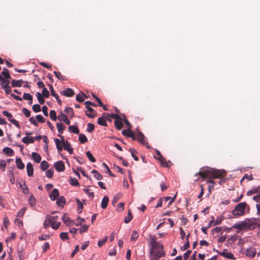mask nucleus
<instances>
[{"mask_svg": "<svg viewBox=\"0 0 260 260\" xmlns=\"http://www.w3.org/2000/svg\"><path fill=\"white\" fill-rule=\"evenodd\" d=\"M106 115H108V117H111V118L115 119V120L117 119H121V117L119 116L117 114H114L112 113L111 114H108V113H104L103 114V116H105Z\"/></svg>", "mask_w": 260, "mask_h": 260, "instance_id": "38", "label": "nucleus"}, {"mask_svg": "<svg viewBox=\"0 0 260 260\" xmlns=\"http://www.w3.org/2000/svg\"><path fill=\"white\" fill-rule=\"evenodd\" d=\"M69 182L71 185L74 186H79V183L77 179L75 178L70 177L69 180Z\"/></svg>", "mask_w": 260, "mask_h": 260, "instance_id": "35", "label": "nucleus"}, {"mask_svg": "<svg viewBox=\"0 0 260 260\" xmlns=\"http://www.w3.org/2000/svg\"><path fill=\"white\" fill-rule=\"evenodd\" d=\"M260 192V186H257L256 188H252V189L247 192V195L248 196H251L254 193H258Z\"/></svg>", "mask_w": 260, "mask_h": 260, "instance_id": "27", "label": "nucleus"}, {"mask_svg": "<svg viewBox=\"0 0 260 260\" xmlns=\"http://www.w3.org/2000/svg\"><path fill=\"white\" fill-rule=\"evenodd\" d=\"M158 249L160 251H163L164 246L160 243L157 242L155 244L151 247L150 249H152V250L154 251V249Z\"/></svg>", "mask_w": 260, "mask_h": 260, "instance_id": "29", "label": "nucleus"}, {"mask_svg": "<svg viewBox=\"0 0 260 260\" xmlns=\"http://www.w3.org/2000/svg\"><path fill=\"white\" fill-rule=\"evenodd\" d=\"M23 99L25 100L32 101V96L29 93H24L23 95Z\"/></svg>", "mask_w": 260, "mask_h": 260, "instance_id": "55", "label": "nucleus"}, {"mask_svg": "<svg viewBox=\"0 0 260 260\" xmlns=\"http://www.w3.org/2000/svg\"><path fill=\"white\" fill-rule=\"evenodd\" d=\"M107 240H108V237L106 236L105 237V238H104L102 240L99 241L98 244V246H99V247L102 246L106 242Z\"/></svg>", "mask_w": 260, "mask_h": 260, "instance_id": "62", "label": "nucleus"}, {"mask_svg": "<svg viewBox=\"0 0 260 260\" xmlns=\"http://www.w3.org/2000/svg\"><path fill=\"white\" fill-rule=\"evenodd\" d=\"M76 99L77 102L82 103L84 101V99L83 97L82 94L81 93H78L76 96Z\"/></svg>", "mask_w": 260, "mask_h": 260, "instance_id": "54", "label": "nucleus"}, {"mask_svg": "<svg viewBox=\"0 0 260 260\" xmlns=\"http://www.w3.org/2000/svg\"><path fill=\"white\" fill-rule=\"evenodd\" d=\"M53 172L54 171L52 169L47 170L46 172V176L49 178H52L53 176Z\"/></svg>", "mask_w": 260, "mask_h": 260, "instance_id": "59", "label": "nucleus"}, {"mask_svg": "<svg viewBox=\"0 0 260 260\" xmlns=\"http://www.w3.org/2000/svg\"><path fill=\"white\" fill-rule=\"evenodd\" d=\"M108 202H109L108 197L107 196H104L102 201L101 207L103 209H106L107 207Z\"/></svg>", "mask_w": 260, "mask_h": 260, "instance_id": "25", "label": "nucleus"}, {"mask_svg": "<svg viewBox=\"0 0 260 260\" xmlns=\"http://www.w3.org/2000/svg\"><path fill=\"white\" fill-rule=\"evenodd\" d=\"M133 132L130 129V128H128V129H123L122 131V134L127 137H129V136H132V134Z\"/></svg>", "mask_w": 260, "mask_h": 260, "instance_id": "45", "label": "nucleus"}, {"mask_svg": "<svg viewBox=\"0 0 260 260\" xmlns=\"http://www.w3.org/2000/svg\"><path fill=\"white\" fill-rule=\"evenodd\" d=\"M189 246H190V244H189V240L187 239V241H186V242L185 243L184 245L181 247V250L182 251H184V250H186L187 249H188L189 247Z\"/></svg>", "mask_w": 260, "mask_h": 260, "instance_id": "61", "label": "nucleus"}, {"mask_svg": "<svg viewBox=\"0 0 260 260\" xmlns=\"http://www.w3.org/2000/svg\"><path fill=\"white\" fill-rule=\"evenodd\" d=\"M124 203L123 202L119 203L117 206V210L119 211H122L124 210Z\"/></svg>", "mask_w": 260, "mask_h": 260, "instance_id": "63", "label": "nucleus"}, {"mask_svg": "<svg viewBox=\"0 0 260 260\" xmlns=\"http://www.w3.org/2000/svg\"><path fill=\"white\" fill-rule=\"evenodd\" d=\"M66 203V199L63 196L59 197L56 201L57 205L59 207H63Z\"/></svg>", "mask_w": 260, "mask_h": 260, "instance_id": "17", "label": "nucleus"}, {"mask_svg": "<svg viewBox=\"0 0 260 260\" xmlns=\"http://www.w3.org/2000/svg\"><path fill=\"white\" fill-rule=\"evenodd\" d=\"M25 83H28L27 81H25L22 80V79L20 80H13L11 82V85L13 87H19L22 86V84Z\"/></svg>", "mask_w": 260, "mask_h": 260, "instance_id": "15", "label": "nucleus"}, {"mask_svg": "<svg viewBox=\"0 0 260 260\" xmlns=\"http://www.w3.org/2000/svg\"><path fill=\"white\" fill-rule=\"evenodd\" d=\"M83 190L85 193L88 194V196L89 198H90V199L93 198L94 196L93 192H89V190L87 188H84Z\"/></svg>", "mask_w": 260, "mask_h": 260, "instance_id": "58", "label": "nucleus"}, {"mask_svg": "<svg viewBox=\"0 0 260 260\" xmlns=\"http://www.w3.org/2000/svg\"><path fill=\"white\" fill-rule=\"evenodd\" d=\"M44 98H48L49 96V92L47 88H44L42 90V95Z\"/></svg>", "mask_w": 260, "mask_h": 260, "instance_id": "53", "label": "nucleus"}, {"mask_svg": "<svg viewBox=\"0 0 260 260\" xmlns=\"http://www.w3.org/2000/svg\"><path fill=\"white\" fill-rule=\"evenodd\" d=\"M56 127L57 128V131L59 134H61L63 133V131L66 128V126H64L62 123H56Z\"/></svg>", "mask_w": 260, "mask_h": 260, "instance_id": "31", "label": "nucleus"}, {"mask_svg": "<svg viewBox=\"0 0 260 260\" xmlns=\"http://www.w3.org/2000/svg\"><path fill=\"white\" fill-rule=\"evenodd\" d=\"M86 155L90 161L94 162L96 161V159L93 157V156L92 155V153L90 151H87L86 153Z\"/></svg>", "mask_w": 260, "mask_h": 260, "instance_id": "44", "label": "nucleus"}, {"mask_svg": "<svg viewBox=\"0 0 260 260\" xmlns=\"http://www.w3.org/2000/svg\"><path fill=\"white\" fill-rule=\"evenodd\" d=\"M50 117L53 121L56 120V119H57L56 114V112L54 110H52L50 111Z\"/></svg>", "mask_w": 260, "mask_h": 260, "instance_id": "49", "label": "nucleus"}, {"mask_svg": "<svg viewBox=\"0 0 260 260\" xmlns=\"http://www.w3.org/2000/svg\"><path fill=\"white\" fill-rule=\"evenodd\" d=\"M28 203L31 207H34L36 205V199L33 195H31L28 199Z\"/></svg>", "mask_w": 260, "mask_h": 260, "instance_id": "43", "label": "nucleus"}, {"mask_svg": "<svg viewBox=\"0 0 260 260\" xmlns=\"http://www.w3.org/2000/svg\"><path fill=\"white\" fill-rule=\"evenodd\" d=\"M98 124L102 125V126H107L106 120L103 117H100L98 119Z\"/></svg>", "mask_w": 260, "mask_h": 260, "instance_id": "32", "label": "nucleus"}, {"mask_svg": "<svg viewBox=\"0 0 260 260\" xmlns=\"http://www.w3.org/2000/svg\"><path fill=\"white\" fill-rule=\"evenodd\" d=\"M64 149L68 151L70 154H72L73 152V149L71 146V145L68 141H66L65 145L63 146Z\"/></svg>", "mask_w": 260, "mask_h": 260, "instance_id": "26", "label": "nucleus"}, {"mask_svg": "<svg viewBox=\"0 0 260 260\" xmlns=\"http://www.w3.org/2000/svg\"><path fill=\"white\" fill-rule=\"evenodd\" d=\"M59 196V191L56 188H54L52 192L50 194L49 197L51 201H55L57 200Z\"/></svg>", "mask_w": 260, "mask_h": 260, "instance_id": "14", "label": "nucleus"}, {"mask_svg": "<svg viewBox=\"0 0 260 260\" xmlns=\"http://www.w3.org/2000/svg\"><path fill=\"white\" fill-rule=\"evenodd\" d=\"M49 223H50L52 228L54 230L57 229L60 225V222L57 221L49 222Z\"/></svg>", "mask_w": 260, "mask_h": 260, "instance_id": "51", "label": "nucleus"}, {"mask_svg": "<svg viewBox=\"0 0 260 260\" xmlns=\"http://www.w3.org/2000/svg\"><path fill=\"white\" fill-rule=\"evenodd\" d=\"M160 163L161 166L163 167L169 168L172 164L171 162L169 160L167 161L164 156H161L160 158H156Z\"/></svg>", "mask_w": 260, "mask_h": 260, "instance_id": "10", "label": "nucleus"}, {"mask_svg": "<svg viewBox=\"0 0 260 260\" xmlns=\"http://www.w3.org/2000/svg\"><path fill=\"white\" fill-rule=\"evenodd\" d=\"M62 221L64 224H66L67 226H70L72 224L74 223V221L70 220V218L69 217L66 216V214H64L61 217Z\"/></svg>", "mask_w": 260, "mask_h": 260, "instance_id": "16", "label": "nucleus"}, {"mask_svg": "<svg viewBox=\"0 0 260 260\" xmlns=\"http://www.w3.org/2000/svg\"><path fill=\"white\" fill-rule=\"evenodd\" d=\"M35 141V138L33 137H24L22 139V142L25 144L33 143Z\"/></svg>", "mask_w": 260, "mask_h": 260, "instance_id": "20", "label": "nucleus"}, {"mask_svg": "<svg viewBox=\"0 0 260 260\" xmlns=\"http://www.w3.org/2000/svg\"><path fill=\"white\" fill-rule=\"evenodd\" d=\"M176 194L173 197H164V200L166 202H167L169 200H170L169 203V205H171L173 203V202H174V201L176 199Z\"/></svg>", "mask_w": 260, "mask_h": 260, "instance_id": "46", "label": "nucleus"}, {"mask_svg": "<svg viewBox=\"0 0 260 260\" xmlns=\"http://www.w3.org/2000/svg\"><path fill=\"white\" fill-rule=\"evenodd\" d=\"M66 113L69 114L71 118H72L74 115V112L73 108L71 107H67L64 111Z\"/></svg>", "mask_w": 260, "mask_h": 260, "instance_id": "42", "label": "nucleus"}, {"mask_svg": "<svg viewBox=\"0 0 260 260\" xmlns=\"http://www.w3.org/2000/svg\"><path fill=\"white\" fill-rule=\"evenodd\" d=\"M94 129V125L93 123H89L87 124L86 131L88 133H91Z\"/></svg>", "mask_w": 260, "mask_h": 260, "instance_id": "48", "label": "nucleus"}, {"mask_svg": "<svg viewBox=\"0 0 260 260\" xmlns=\"http://www.w3.org/2000/svg\"><path fill=\"white\" fill-rule=\"evenodd\" d=\"M156 239V238L155 236H153V235L150 236V244L151 246L152 245H153L154 244H155L157 242L155 241Z\"/></svg>", "mask_w": 260, "mask_h": 260, "instance_id": "64", "label": "nucleus"}, {"mask_svg": "<svg viewBox=\"0 0 260 260\" xmlns=\"http://www.w3.org/2000/svg\"><path fill=\"white\" fill-rule=\"evenodd\" d=\"M36 118L40 123H44L45 122V119L41 115H36Z\"/></svg>", "mask_w": 260, "mask_h": 260, "instance_id": "57", "label": "nucleus"}, {"mask_svg": "<svg viewBox=\"0 0 260 260\" xmlns=\"http://www.w3.org/2000/svg\"><path fill=\"white\" fill-rule=\"evenodd\" d=\"M32 109L35 112H39L41 111V106L39 104H35L32 106Z\"/></svg>", "mask_w": 260, "mask_h": 260, "instance_id": "56", "label": "nucleus"}, {"mask_svg": "<svg viewBox=\"0 0 260 260\" xmlns=\"http://www.w3.org/2000/svg\"><path fill=\"white\" fill-rule=\"evenodd\" d=\"M20 187L21 188L22 192L24 194H27L29 192V189L26 185L25 181H23L22 182L19 183Z\"/></svg>", "mask_w": 260, "mask_h": 260, "instance_id": "19", "label": "nucleus"}, {"mask_svg": "<svg viewBox=\"0 0 260 260\" xmlns=\"http://www.w3.org/2000/svg\"><path fill=\"white\" fill-rule=\"evenodd\" d=\"M57 119L59 121H63L68 125L70 124V121L68 119V116L62 112H61L60 114L58 115Z\"/></svg>", "mask_w": 260, "mask_h": 260, "instance_id": "13", "label": "nucleus"}, {"mask_svg": "<svg viewBox=\"0 0 260 260\" xmlns=\"http://www.w3.org/2000/svg\"><path fill=\"white\" fill-rule=\"evenodd\" d=\"M149 253L150 254V260H159V258L165 256V253L164 251H157L154 252L152 249L149 250Z\"/></svg>", "mask_w": 260, "mask_h": 260, "instance_id": "3", "label": "nucleus"}, {"mask_svg": "<svg viewBox=\"0 0 260 260\" xmlns=\"http://www.w3.org/2000/svg\"><path fill=\"white\" fill-rule=\"evenodd\" d=\"M23 247H19L18 248V256L20 260H23L24 258L23 253Z\"/></svg>", "mask_w": 260, "mask_h": 260, "instance_id": "41", "label": "nucleus"}, {"mask_svg": "<svg viewBox=\"0 0 260 260\" xmlns=\"http://www.w3.org/2000/svg\"><path fill=\"white\" fill-rule=\"evenodd\" d=\"M137 140L141 143L143 145H146L148 148H150V146H149L148 143L145 141V137L143 135V134L141 132L138 130V137Z\"/></svg>", "mask_w": 260, "mask_h": 260, "instance_id": "4", "label": "nucleus"}, {"mask_svg": "<svg viewBox=\"0 0 260 260\" xmlns=\"http://www.w3.org/2000/svg\"><path fill=\"white\" fill-rule=\"evenodd\" d=\"M26 170L27 175L29 177L33 176L34 174V167L32 165L30 162H28L26 165Z\"/></svg>", "mask_w": 260, "mask_h": 260, "instance_id": "18", "label": "nucleus"}, {"mask_svg": "<svg viewBox=\"0 0 260 260\" xmlns=\"http://www.w3.org/2000/svg\"><path fill=\"white\" fill-rule=\"evenodd\" d=\"M217 252L220 255L223 256L227 258L230 259H235V257H234V255L233 254L230 252H228L227 249H224L222 252H219L218 251H217Z\"/></svg>", "mask_w": 260, "mask_h": 260, "instance_id": "6", "label": "nucleus"}, {"mask_svg": "<svg viewBox=\"0 0 260 260\" xmlns=\"http://www.w3.org/2000/svg\"><path fill=\"white\" fill-rule=\"evenodd\" d=\"M89 228V225H83L82 226L81 228L78 229V230L79 231V233L80 234H82L84 232H85L88 230Z\"/></svg>", "mask_w": 260, "mask_h": 260, "instance_id": "50", "label": "nucleus"}, {"mask_svg": "<svg viewBox=\"0 0 260 260\" xmlns=\"http://www.w3.org/2000/svg\"><path fill=\"white\" fill-rule=\"evenodd\" d=\"M54 141L56 144V148H57L58 151L60 152V151H62L63 146L60 145V140H59L58 139L55 138V139H54Z\"/></svg>", "mask_w": 260, "mask_h": 260, "instance_id": "36", "label": "nucleus"}, {"mask_svg": "<svg viewBox=\"0 0 260 260\" xmlns=\"http://www.w3.org/2000/svg\"><path fill=\"white\" fill-rule=\"evenodd\" d=\"M87 111H85L86 115L89 118H93L96 115V111L91 107L86 108Z\"/></svg>", "mask_w": 260, "mask_h": 260, "instance_id": "11", "label": "nucleus"}, {"mask_svg": "<svg viewBox=\"0 0 260 260\" xmlns=\"http://www.w3.org/2000/svg\"><path fill=\"white\" fill-rule=\"evenodd\" d=\"M76 201L78 206L77 210V213H81L83 210V205L81 201L78 198L76 199Z\"/></svg>", "mask_w": 260, "mask_h": 260, "instance_id": "24", "label": "nucleus"}, {"mask_svg": "<svg viewBox=\"0 0 260 260\" xmlns=\"http://www.w3.org/2000/svg\"><path fill=\"white\" fill-rule=\"evenodd\" d=\"M102 165L106 169L107 172L106 173H108L110 176L111 177H115V175L112 173L111 171L110 168L108 167V166L104 162Z\"/></svg>", "mask_w": 260, "mask_h": 260, "instance_id": "52", "label": "nucleus"}, {"mask_svg": "<svg viewBox=\"0 0 260 260\" xmlns=\"http://www.w3.org/2000/svg\"><path fill=\"white\" fill-rule=\"evenodd\" d=\"M133 215L130 210H128L127 216L124 218V222L125 223H129L133 218Z\"/></svg>", "mask_w": 260, "mask_h": 260, "instance_id": "39", "label": "nucleus"}, {"mask_svg": "<svg viewBox=\"0 0 260 260\" xmlns=\"http://www.w3.org/2000/svg\"><path fill=\"white\" fill-rule=\"evenodd\" d=\"M49 164L46 160H43L41 162L40 167L43 171H46L49 168Z\"/></svg>", "mask_w": 260, "mask_h": 260, "instance_id": "34", "label": "nucleus"}, {"mask_svg": "<svg viewBox=\"0 0 260 260\" xmlns=\"http://www.w3.org/2000/svg\"><path fill=\"white\" fill-rule=\"evenodd\" d=\"M48 86H49V89L50 90L51 95L56 99L58 104L59 105H60L61 104V103H62L61 100L60 99H59V96L55 92V91L54 90V88L53 87V86L51 84H49Z\"/></svg>", "mask_w": 260, "mask_h": 260, "instance_id": "9", "label": "nucleus"}, {"mask_svg": "<svg viewBox=\"0 0 260 260\" xmlns=\"http://www.w3.org/2000/svg\"><path fill=\"white\" fill-rule=\"evenodd\" d=\"M129 151L131 153V155L133 157V158L136 160H139V157L135 155L136 153H138V152L134 148H129Z\"/></svg>", "mask_w": 260, "mask_h": 260, "instance_id": "40", "label": "nucleus"}, {"mask_svg": "<svg viewBox=\"0 0 260 260\" xmlns=\"http://www.w3.org/2000/svg\"><path fill=\"white\" fill-rule=\"evenodd\" d=\"M3 152L8 156H12L14 154L13 150L10 147H6L3 150Z\"/></svg>", "mask_w": 260, "mask_h": 260, "instance_id": "30", "label": "nucleus"}, {"mask_svg": "<svg viewBox=\"0 0 260 260\" xmlns=\"http://www.w3.org/2000/svg\"><path fill=\"white\" fill-rule=\"evenodd\" d=\"M53 73L60 81H66L67 78L63 76L59 72L54 71Z\"/></svg>", "mask_w": 260, "mask_h": 260, "instance_id": "33", "label": "nucleus"}, {"mask_svg": "<svg viewBox=\"0 0 260 260\" xmlns=\"http://www.w3.org/2000/svg\"><path fill=\"white\" fill-rule=\"evenodd\" d=\"M247 206V204L246 202L239 203L235 206L231 213L235 217L242 216L244 214L245 210Z\"/></svg>", "mask_w": 260, "mask_h": 260, "instance_id": "2", "label": "nucleus"}, {"mask_svg": "<svg viewBox=\"0 0 260 260\" xmlns=\"http://www.w3.org/2000/svg\"><path fill=\"white\" fill-rule=\"evenodd\" d=\"M122 119L121 118V119H117L114 121V124L115 127L118 130H120L123 127V125L122 123Z\"/></svg>", "mask_w": 260, "mask_h": 260, "instance_id": "22", "label": "nucleus"}, {"mask_svg": "<svg viewBox=\"0 0 260 260\" xmlns=\"http://www.w3.org/2000/svg\"><path fill=\"white\" fill-rule=\"evenodd\" d=\"M68 130L70 133H73L76 134H79V129L76 125H70L68 127Z\"/></svg>", "mask_w": 260, "mask_h": 260, "instance_id": "23", "label": "nucleus"}, {"mask_svg": "<svg viewBox=\"0 0 260 260\" xmlns=\"http://www.w3.org/2000/svg\"><path fill=\"white\" fill-rule=\"evenodd\" d=\"M60 237L63 241L68 239L69 237H68V233H66V232L61 233L60 234Z\"/></svg>", "mask_w": 260, "mask_h": 260, "instance_id": "60", "label": "nucleus"}, {"mask_svg": "<svg viewBox=\"0 0 260 260\" xmlns=\"http://www.w3.org/2000/svg\"><path fill=\"white\" fill-rule=\"evenodd\" d=\"M79 140L81 144L85 143L88 141L86 136L83 134L79 135Z\"/></svg>", "mask_w": 260, "mask_h": 260, "instance_id": "37", "label": "nucleus"}, {"mask_svg": "<svg viewBox=\"0 0 260 260\" xmlns=\"http://www.w3.org/2000/svg\"><path fill=\"white\" fill-rule=\"evenodd\" d=\"M138 237H139V234L138 233V232L136 231H134L132 232V234L131 236V240L132 241H136L137 240Z\"/></svg>", "mask_w": 260, "mask_h": 260, "instance_id": "47", "label": "nucleus"}, {"mask_svg": "<svg viewBox=\"0 0 260 260\" xmlns=\"http://www.w3.org/2000/svg\"><path fill=\"white\" fill-rule=\"evenodd\" d=\"M31 156H32V159L37 163H39L41 161V156L39 154L37 153V152H34L31 153Z\"/></svg>", "mask_w": 260, "mask_h": 260, "instance_id": "28", "label": "nucleus"}, {"mask_svg": "<svg viewBox=\"0 0 260 260\" xmlns=\"http://www.w3.org/2000/svg\"><path fill=\"white\" fill-rule=\"evenodd\" d=\"M16 165L17 166V168L18 169L22 170L24 168V164L22 161V160L20 158H16Z\"/></svg>", "mask_w": 260, "mask_h": 260, "instance_id": "21", "label": "nucleus"}, {"mask_svg": "<svg viewBox=\"0 0 260 260\" xmlns=\"http://www.w3.org/2000/svg\"><path fill=\"white\" fill-rule=\"evenodd\" d=\"M246 224H247V222L246 221V220H243L240 222H238V223L234 224L233 225L232 228H234V229L242 231L244 228H245Z\"/></svg>", "mask_w": 260, "mask_h": 260, "instance_id": "7", "label": "nucleus"}, {"mask_svg": "<svg viewBox=\"0 0 260 260\" xmlns=\"http://www.w3.org/2000/svg\"><path fill=\"white\" fill-rule=\"evenodd\" d=\"M256 254V249L254 247L247 248L245 251V255L249 258H253Z\"/></svg>", "mask_w": 260, "mask_h": 260, "instance_id": "8", "label": "nucleus"}, {"mask_svg": "<svg viewBox=\"0 0 260 260\" xmlns=\"http://www.w3.org/2000/svg\"><path fill=\"white\" fill-rule=\"evenodd\" d=\"M54 166L56 170L58 172H62L65 170V166L62 160H59L55 162Z\"/></svg>", "mask_w": 260, "mask_h": 260, "instance_id": "5", "label": "nucleus"}, {"mask_svg": "<svg viewBox=\"0 0 260 260\" xmlns=\"http://www.w3.org/2000/svg\"><path fill=\"white\" fill-rule=\"evenodd\" d=\"M223 174H225V172L224 170H218L208 167H205L201 168L200 171L194 175L196 176L200 175L203 179L208 176L213 178H218L222 176Z\"/></svg>", "mask_w": 260, "mask_h": 260, "instance_id": "1", "label": "nucleus"}, {"mask_svg": "<svg viewBox=\"0 0 260 260\" xmlns=\"http://www.w3.org/2000/svg\"><path fill=\"white\" fill-rule=\"evenodd\" d=\"M61 94L67 97H72L75 94V92L72 88H68L63 90Z\"/></svg>", "mask_w": 260, "mask_h": 260, "instance_id": "12", "label": "nucleus"}]
</instances>
